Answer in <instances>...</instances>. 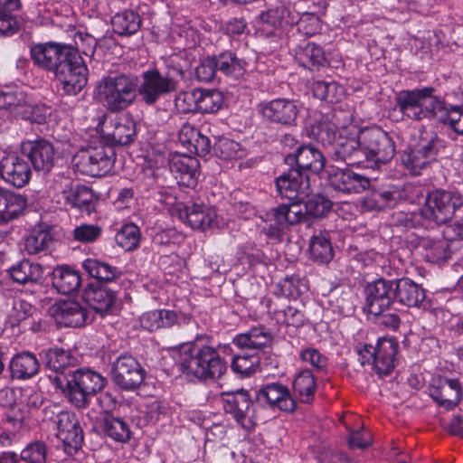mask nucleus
Masks as SVG:
<instances>
[{"mask_svg": "<svg viewBox=\"0 0 463 463\" xmlns=\"http://www.w3.org/2000/svg\"><path fill=\"white\" fill-rule=\"evenodd\" d=\"M403 118L421 121L440 118L458 135L463 136V109L448 108L443 98L435 94L432 87L403 90L394 98Z\"/></svg>", "mask_w": 463, "mask_h": 463, "instance_id": "obj_1", "label": "nucleus"}, {"mask_svg": "<svg viewBox=\"0 0 463 463\" xmlns=\"http://www.w3.org/2000/svg\"><path fill=\"white\" fill-rule=\"evenodd\" d=\"M173 358L181 372L203 380L219 379L227 370L219 352L207 345L184 344L173 352Z\"/></svg>", "mask_w": 463, "mask_h": 463, "instance_id": "obj_2", "label": "nucleus"}, {"mask_svg": "<svg viewBox=\"0 0 463 463\" xmlns=\"http://www.w3.org/2000/svg\"><path fill=\"white\" fill-rule=\"evenodd\" d=\"M331 207V201L320 194L313 196L305 204L301 202L282 203L267 213L270 223L265 229V233L269 239L279 240L288 227L307 217L323 218Z\"/></svg>", "mask_w": 463, "mask_h": 463, "instance_id": "obj_3", "label": "nucleus"}, {"mask_svg": "<svg viewBox=\"0 0 463 463\" xmlns=\"http://www.w3.org/2000/svg\"><path fill=\"white\" fill-rule=\"evenodd\" d=\"M137 94V78L130 74L106 77L97 85V98L110 112H119L130 107Z\"/></svg>", "mask_w": 463, "mask_h": 463, "instance_id": "obj_4", "label": "nucleus"}, {"mask_svg": "<svg viewBox=\"0 0 463 463\" xmlns=\"http://www.w3.org/2000/svg\"><path fill=\"white\" fill-rule=\"evenodd\" d=\"M463 206V196L457 191L435 190L428 194L420 209L422 224L433 227L446 223Z\"/></svg>", "mask_w": 463, "mask_h": 463, "instance_id": "obj_5", "label": "nucleus"}, {"mask_svg": "<svg viewBox=\"0 0 463 463\" xmlns=\"http://www.w3.org/2000/svg\"><path fill=\"white\" fill-rule=\"evenodd\" d=\"M107 380L90 368H80L71 372L67 379L64 394L69 402L79 409L86 408L90 397L100 392Z\"/></svg>", "mask_w": 463, "mask_h": 463, "instance_id": "obj_6", "label": "nucleus"}, {"mask_svg": "<svg viewBox=\"0 0 463 463\" xmlns=\"http://www.w3.org/2000/svg\"><path fill=\"white\" fill-rule=\"evenodd\" d=\"M116 153L112 146L100 143L80 151L73 157L77 171L90 176H103L113 167Z\"/></svg>", "mask_w": 463, "mask_h": 463, "instance_id": "obj_7", "label": "nucleus"}, {"mask_svg": "<svg viewBox=\"0 0 463 463\" xmlns=\"http://www.w3.org/2000/svg\"><path fill=\"white\" fill-rule=\"evenodd\" d=\"M53 190L59 196V203L65 207L77 209L90 214L95 210L96 200L90 188L74 184L70 177L58 176L53 183Z\"/></svg>", "mask_w": 463, "mask_h": 463, "instance_id": "obj_8", "label": "nucleus"}, {"mask_svg": "<svg viewBox=\"0 0 463 463\" xmlns=\"http://www.w3.org/2000/svg\"><path fill=\"white\" fill-rule=\"evenodd\" d=\"M178 81L169 73H162L157 69L145 71L141 81H137V93L148 106L156 104L162 97L175 92Z\"/></svg>", "mask_w": 463, "mask_h": 463, "instance_id": "obj_9", "label": "nucleus"}, {"mask_svg": "<svg viewBox=\"0 0 463 463\" xmlns=\"http://www.w3.org/2000/svg\"><path fill=\"white\" fill-rule=\"evenodd\" d=\"M54 75L65 94L76 95L87 84L88 68L80 54L71 48L70 55L60 64Z\"/></svg>", "mask_w": 463, "mask_h": 463, "instance_id": "obj_10", "label": "nucleus"}, {"mask_svg": "<svg viewBox=\"0 0 463 463\" xmlns=\"http://www.w3.org/2000/svg\"><path fill=\"white\" fill-rule=\"evenodd\" d=\"M438 142V136L433 132L420 136L417 144L402 152L401 162L404 168L412 175H420L421 171L435 159Z\"/></svg>", "mask_w": 463, "mask_h": 463, "instance_id": "obj_11", "label": "nucleus"}, {"mask_svg": "<svg viewBox=\"0 0 463 463\" xmlns=\"http://www.w3.org/2000/svg\"><path fill=\"white\" fill-rule=\"evenodd\" d=\"M221 402L225 413L230 414L242 429L250 431L255 428L254 407L248 391L241 389L222 392Z\"/></svg>", "mask_w": 463, "mask_h": 463, "instance_id": "obj_12", "label": "nucleus"}, {"mask_svg": "<svg viewBox=\"0 0 463 463\" xmlns=\"http://www.w3.org/2000/svg\"><path fill=\"white\" fill-rule=\"evenodd\" d=\"M362 156L375 164H385L394 156L395 146L390 136L380 128L361 131Z\"/></svg>", "mask_w": 463, "mask_h": 463, "instance_id": "obj_13", "label": "nucleus"}, {"mask_svg": "<svg viewBox=\"0 0 463 463\" xmlns=\"http://www.w3.org/2000/svg\"><path fill=\"white\" fill-rule=\"evenodd\" d=\"M110 374L120 389L134 391L144 382L146 371L132 355H120L113 362Z\"/></svg>", "mask_w": 463, "mask_h": 463, "instance_id": "obj_14", "label": "nucleus"}, {"mask_svg": "<svg viewBox=\"0 0 463 463\" xmlns=\"http://www.w3.org/2000/svg\"><path fill=\"white\" fill-rule=\"evenodd\" d=\"M258 110L266 121L290 127L296 125L301 107L293 99L278 98L260 103Z\"/></svg>", "mask_w": 463, "mask_h": 463, "instance_id": "obj_15", "label": "nucleus"}, {"mask_svg": "<svg viewBox=\"0 0 463 463\" xmlns=\"http://www.w3.org/2000/svg\"><path fill=\"white\" fill-rule=\"evenodd\" d=\"M71 48V44L54 42L33 44L30 49L31 59L39 69L54 73Z\"/></svg>", "mask_w": 463, "mask_h": 463, "instance_id": "obj_16", "label": "nucleus"}, {"mask_svg": "<svg viewBox=\"0 0 463 463\" xmlns=\"http://www.w3.org/2000/svg\"><path fill=\"white\" fill-rule=\"evenodd\" d=\"M276 187L279 196L290 203H300L310 194L308 176L293 167L277 177Z\"/></svg>", "mask_w": 463, "mask_h": 463, "instance_id": "obj_17", "label": "nucleus"}, {"mask_svg": "<svg viewBox=\"0 0 463 463\" xmlns=\"http://www.w3.org/2000/svg\"><path fill=\"white\" fill-rule=\"evenodd\" d=\"M49 411H45L46 418H49L56 427L57 438L63 442L65 446L78 449L83 442V431L74 413L68 411H52V416H48Z\"/></svg>", "mask_w": 463, "mask_h": 463, "instance_id": "obj_18", "label": "nucleus"}, {"mask_svg": "<svg viewBox=\"0 0 463 463\" xmlns=\"http://www.w3.org/2000/svg\"><path fill=\"white\" fill-rule=\"evenodd\" d=\"M175 212L182 222L194 230L205 231L218 224L215 209L203 203L178 204Z\"/></svg>", "mask_w": 463, "mask_h": 463, "instance_id": "obj_19", "label": "nucleus"}, {"mask_svg": "<svg viewBox=\"0 0 463 463\" xmlns=\"http://www.w3.org/2000/svg\"><path fill=\"white\" fill-rule=\"evenodd\" d=\"M329 148L333 160L344 161L350 165H356L360 163L362 156L361 134L357 137L346 128L339 129Z\"/></svg>", "mask_w": 463, "mask_h": 463, "instance_id": "obj_20", "label": "nucleus"}, {"mask_svg": "<svg viewBox=\"0 0 463 463\" xmlns=\"http://www.w3.org/2000/svg\"><path fill=\"white\" fill-rule=\"evenodd\" d=\"M394 279H379L366 287V305L370 314L379 316L395 300Z\"/></svg>", "mask_w": 463, "mask_h": 463, "instance_id": "obj_21", "label": "nucleus"}, {"mask_svg": "<svg viewBox=\"0 0 463 463\" xmlns=\"http://www.w3.org/2000/svg\"><path fill=\"white\" fill-rule=\"evenodd\" d=\"M257 402L264 408L291 412L296 409V402L288 388L280 383L262 385L256 392Z\"/></svg>", "mask_w": 463, "mask_h": 463, "instance_id": "obj_22", "label": "nucleus"}, {"mask_svg": "<svg viewBox=\"0 0 463 463\" xmlns=\"http://www.w3.org/2000/svg\"><path fill=\"white\" fill-rule=\"evenodd\" d=\"M430 396L447 411L456 408L463 398V388L458 379L438 377L429 388Z\"/></svg>", "mask_w": 463, "mask_h": 463, "instance_id": "obj_23", "label": "nucleus"}, {"mask_svg": "<svg viewBox=\"0 0 463 463\" xmlns=\"http://www.w3.org/2000/svg\"><path fill=\"white\" fill-rule=\"evenodd\" d=\"M31 168L27 161L16 153H4L0 158V177L7 184L22 188L31 179Z\"/></svg>", "mask_w": 463, "mask_h": 463, "instance_id": "obj_24", "label": "nucleus"}, {"mask_svg": "<svg viewBox=\"0 0 463 463\" xmlns=\"http://www.w3.org/2000/svg\"><path fill=\"white\" fill-rule=\"evenodd\" d=\"M192 317L182 311L171 309H155L144 313L139 323L142 328L154 332L162 328H171L175 326H184L191 322Z\"/></svg>", "mask_w": 463, "mask_h": 463, "instance_id": "obj_25", "label": "nucleus"}, {"mask_svg": "<svg viewBox=\"0 0 463 463\" xmlns=\"http://www.w3.org/2000/svg\"><path fill=\"white\" fill-rule=\"evenodd\" d=\"M21 151L31 161L35 171L47 173L54 165V147L45 139L24 141Z\"/></svg>", "mask_w": 463, "mask_h": 463, "instance_id": "obj_26", "label": "nucleus"}, {"mask_svg": "<svg viewBox=\"0 0 463 463\" xmlns=\"http://www.w3.org/2000/svg\"><path fill=\"white\" fill-rule=\"evenodd\" d=\"M49 312L58 325L66 327L83 326L90 315L84 306L73 300L59 301L50 307Z\"/></svg>", "mask_w": 463, "mask_h": 463, "instance_id": "obj_27", "label": "nucleus"}, {"mask_svg": "<svg viewBox=\"0 0 463 463\" xmlns=\"http://www.w3.org/2000/svg\"><path fill=\"white\" fill-rule=\"evenodd\" d=\"M285 163L290 166L296 165L294 169L308 170L318 174L325 166L323 154L313 146H299L295 152H289L285 156Z\"/></svg>", "mask_w": 463, "mask_h": 463, "instance_id": "obj_28", "label": "nucleus"}, {"mask_svg": "<svg viewBox=\"0 0 463 463\" xmlns=\"http://www.w3.org/2000/svg\"><path fill=\"white\" fill-rule=\"evenodd\" d=\"M328 181L335 190L345 194H360L370 186V180L346 168H336L329 173Z\"/></svg>", "mask_w": 463, "mask_h": 463, "instance_id": "obj_29", "label": "nucleus"}, {"mask_svg": "<svg viewBox=\"0 0 463 463\" xmlns=\"http://www.w3.org/2000/svg\"><path fill=\"white\" fill-rule=\"evenodd\" d=\"M26 205L25 196L0 187V226L16 220L24 213Z\"/></svg>", "mask_w": 463, "mask_h": 463, "instance_id": "obj_30", "label": "nucleus"}, {"mask_svg": "<svg viewBox=\"0 0 463 463\" xmlns=\"http://www.w3.org/2000/svg\"><path fill=\"white\" fill-rule=\"evenodd\" d=\"M104 137L112 144L129 145L137 137L136 122L128 116L118 118L106 126Z\"/></svg>", "mask_w": 463, "mask_h": 463, "instance_id": "obj_31", "label": "nucleus"}, {"mask_svg": "<svg viewBox=\"0 0 463 463\" xmlns=\"http://www.w3.org/2000/svg\"><path fill=\"white\" fill-rule=\"evenodd\" d=\"M398 342L392 336H383L374 346V369L378 374H388L394 368Z\"/></svg>", "mask_w": 463, "mask_h": 463, "instance_id": "obj_32", "label": "nucleus"}, {"mask_svg": "<svg viewBox=\"0 0 463 463\" xmlns=\"http://www.w3.org/2000/svg\"><path fill=\"white\" fill-rule=\"evenodd\" d=\"M418 249L423 259L430 263L439 264L450 256L449 239L441 236H424L419 239Z\"/></svg>", "mask_w": 463, "mask_h": 463, "instance_id": "obj_33", "label": "nucleus"}, {"mask_svg": "<svg viewBox=\"0 0 463 463\" xmlns=\"http://www.w3.org/2000/svg\"><path fill=\"white\" fill-rule=\"evenodd\" d=\"M395 300L408 307H420L426 298L424 288L408 278L394 279Z\"/></svg>", "mask_w": 463, "mask_h": 463, "instance_id": "obj_34", "label": "nucleus"}, {"mask_svg": "<svg viewBox=\"0 0 463 463\" xmlns=\"http://www.w3.org/2000/svg\"><path fill=\"white\" fill-rule=\"evenodd\" d=\"M198 161L192 156H178L170 162V170L178 184L191 188L195 187L198 183Z\"/></svg>", "mask_w": 463, "mask_h": 463, "instance_id": "obj_35", "label": "nucleus"}, {"mask_svg": "<svg viewBox=\"0 0 463 463\" xmlns=\"http://www.w3.org/2000/svg\"><path fill=\"white\" fill-rule=\"evenodd\" d=\"M272 335L265 327H252L249 331L239 334L233 338V344L242 350L259 353L270 345Z\"/></svg>", "mask_w": 463, "mask_h": 463, "instance_id": "obj_36", "label": "nucleus"}, {"mask_svg": "<svg viewBox=\"0 0 463 463\" xmlns=\"http://www.w3.org/2000/svg\"><path fill=\"white\" fill-rule=\"evenodd\" d=\"M9 369L13 378L26 380L39 372L40 364L33 353L22 352L11 359Z\"/></svg>", "mask_w": 463, "mask_h": 463, "instance_id": "obj_37", "label": "nucleus"}, {"mask_svg": "<svg viewBox=\"0 0 463 463\" xmlns=\"http://www.w3.org/2000/svg\"><path fill=\"white\" fill-rule=\"evenodd\" d=\"M52 275V285L61 294L75 293L80 287L81 277L79 271L69 266H58Z\"/></svg>", "mask_w": 463, "mask_h": 463, "instance_id": "obj_38", "label": "nucleus"}, {"mask_svg": "<svg viewBox=\"0 0 463 463\" xmlns=\"http://www.w3.org/2000/svg\"><path fill=\"white\" fill-rule=\"evenodd\" d=\"M303 134L322 144L324 146L330 147L337 137L338 130L334 122L326 118H322L314 123L307 125Z\"/></svg>", "mask_w": 463, "mask_h": 463, "instance_id": "obj_39", "label": "nucleus"}, {"mask_svg": "<svg viewBox=\"0 0 463 463\" xmlns=\"http://www.w3.org/2000/svg\"><path fill=\"white\" fill-rule=\"evenodd\" d=\"M53 237L50 231L42 227L33 228L22 242V250L28 255L46 251L52 244Z\"/></svg>", "mask_w": 463, "mask_h": 463, "instance_id": "obj_40", "label": "nucleus"}, {"mask_svg": "<svg viewBox=\"0 0 463 463\" xmlns=\"http://www.w3.org/2000/svg\"><path fill=\"white\" fill-rule=\"evenodd\" d=\"M294 395L303 403H310L317 391V380L313 373L305 369L296 374L292 383Z\"/></svg>", "mask_w": 463, "mask_h": 463, "instance_id": "obj_41", "label": "nucleus"}, {"mask_svg": "<svg viewBox=\"0 0 463 463\" xmlns=\"http://www.w3.org/2000/svg\"><path fill=\"white\" fill-rule=\"evenodd\" d=\"M296 59L299 65L310 71L318 70L326 64L323 48L314 43L300 47L296 52Z\"/></svg>", "mask_w": 463, "mask_h": 463, "instance_id": "obj_42", "label": "nucleus"}, {"mask_svg": "<svg viewBox=\"0 0 463 463\" xmlns=\"http://www.w3.org/2000/svg\"><path fill=\"white\" fill-rule=\"evenodd\" d=\"M12 279L19 284L36 282L43 277V267L30 260H24L8 269Z\"/></svg>", "mask_w": 463, "mask_h": 463, "instance_id": "obj_43", "label": "nucleus"}, {"mask_svg": "<svg viewBox=\"0 0 463 463\" xmlns=\"http://www.w3.org/2000/svg\"><path fill=\"white\" fill-rule=\"evenodd\" d=\"M213 57L216 62L217 71L233 79H239L244 75L247 63L233 52H224Z\"/></svg>", "mask_w": 463, "mask_h": 463, "instance_id": "obj_44", "label": "nucleus"}, {"mask_svg": "<svg viewBox=\"0 0 463 463\" xmlns=\"http://www.w3.org/2000/svg\"><path fill=\"white\" fill-rule=\"evenodd\" d=\"M113 31L119 35H132L141 25L139 14L132 10L116 14L111 20Z\"/></svg>", "mask_w": 463, "mask_h": 463, "instance_id": "obj_45", "label": "nucleus"}, {"mask_svg": "<svg viewBox=\"0 0 463 463\" xmlns=\"http://www.w3.org/2000/svg\"><path fill=\"white\" fill-rule=\"evenodd\" d=\"M82 268L90 277L101 281H113L120 275L118 268L93 258L86 259Z\"/></svg>", "mask_w": 463, "mask_h": 463, "instance_id": "obj_46", "label": "nucleus"}, {"mask_svg": "<svg viewBox=\"0 0 463 463\" xmlns=\"http://www.w3.org/2000/svg\"><path fill=\"white\" fill-rule=\"evenodd\" d=\"M102 428L105 435L120 443L128 442L131 438V430L128 422L118 417L106 415Z\"/></svg>", "mask_w": 463, "mask_h": 463, "instance_id": "obj_47", "label": "nucleus"}, {"mask_svg": "<svg viewBox=\"0 0 463 463\" xmlns=\"http://www.w3.org/2000/svg\"><path fill=\"white\" fill-rule=\"evenodd\" d=\"M309 253L311 259L317 262L326 263L332 260L334 251L328 233L320 232L311 238Z\"/></svg>", "mask_w": 463, "mask_h": 463, "instance_id": "obj_48", "label": "nucleus"}, {"mask_svg": "<svg viewBox=\"0 0 463 463\" xmlns=\"http://www.w3.org/2000/svg\"><path fill=\"white\" fill-rule=\"evenodd\" d=\"M312 91L316 98L330 103L339 102L345 94L344 88L334 80H317L312 84Z\"/></svg>", "mask_w": 463, "mask_h": 463, "instance_id": "obj_49", "label": "nucleus"}, {"mask_svg": "<svg viewBox=\"0 0 463 463\" xmlns=\"http://www.w3.org/2000/svg\"><path fill=\"white\" fill-rule=\"evenodd\" d=\"M115 300V292L105 287L95 288L88 293L90 307L100 315L106 314L112 307Z\"/></svg>", "mask_w": 463, "mask_h": 463, "instance_id": "obj_50", "label": "nucleus"}, {"mask_svg": "<svg viewBox=\"0 0 463 463\" xmlns=\"http://www.w3.org/2000/svg\"><path fill=\"white\" fill-rule=\"evenodd\" d=\"M198 112L214 113L217 112L222 103V94L216 90L197 89Z\"/></svg>", "mask_w": 463, "mask_h": 463, "instance_id": "obj_51", "label": "nucleus"}, {"mask_svg": "<svg viewBox=\"0 0 463 463\" xmlns=\"http://www.w3.org/2000/svg\"><path fill=\"white\" fill-rule=\"evenodd\" d=\"M260 358L257 353L237 354L232 358V369L242 376L253 374L260 367Z\"/></svg>", "mask_w": 463, "mask_h": 463, "instance_id": "obj_52", "label": "nucleus"}, {"mask_svg": "<svg viewBox=\"0 0 463 463\" xmlns=\"http://www.w3.org/2000/svg\"><path fill=\"white\" fill-rule=\"evenodd\" d=\"M140 238V230L134 223L123 225L116 234L117 244L125 250H135L139 244Z\"/></svg>", "mask_w": 463, "mask_h": 463, "instance_id": "obj_53", "label": "nucleus"}, {"mask_svg": "<svg viewBox=\"0 0 463 463\" xmlns=\"http://www.w3.org/2000/svg\"><path fill=\"white\" fill-rule=\"evenodd\" d=\"M51 115V109L44 104H32L26 99L24 104L17 111V116L24 120L43 124Z\"/></svg>", "mask_w": 463, "mask_h": 463, "instance_id": "obj_54", "label": "nucleus"}, {"mask_svg": "<svg viewBox=\"0 0 463 463\" xmlns=\"http://www.w3.org/2000/svg\"><path fill=\"white\" fill-rule=\"evenodd\" d=\"M75 362V357L61 348H51L45 353V364L53 371L62 370Z\"/></svg>", "mask_w": 463, "mask_h": 463, "instance_id": "obj_55", "label": "nucleus"}, {"mask_svg": "<svg viewBox=\"0 0 463 463\" xmlns=\"http://www.w3.org/2000/svg\"><path fill=\"white\" fill-rule=\"evenodd\" d=\"M26 99V94L18 88L3 90L0 92V109H9L17 116V111L23 107Z\"/></svg>", "mask_w": 463, "mask_h": 463, "instance_id": "obj_56", "label": "nucleus"}, {"mask_svg": "<svg viewBox=\"0 0 463 463\" xmlns=\"http://www.w3.org/2000/svg\"><path fill=\"white\" fill-rule=\"evenodd\" d=\"M102 234V228L98 224L81 223L75 226L72 231V237L76 241L83 244L97 241Z\"/></svg>", "mask_w": 463, "mask_h": 463, "instance_id": "obj_57", "label": "nucleus"}, {"mask_svg": "<svg viewBox=\"0 0 463 463\" xmlns=\"http://www.w3.org/2000/svg\"><path fill=\"white\" fill-rule=\"evenodd\" d=\"M47 446L43 441L29 443L20 453V459L26 463H46Z\"/></svg>", "mask_w": 463, "mask_h": 463, "instance_id": "obj_58", "label": "nucleus"}, {"mask_svg": "<svg viewBox=\"0 0 463 463\" xmlns=\"http://www.w3.org/2000/svg\"><path fill=\"white\" fill-rule=\"evenodd\" d=\"M35 308L29 302L22 298L13 300L12 309L8 315V321L12 326H18L20 322L33 316Z\"/></svg>", "mask_w": 463, "mask_h": 463, "instance_id": "obj_59", "label": "nucleus"}, {"mask_svg": "<svg viewBox=\"0 0 463 463\" xmlns=\"http://www.w3.org/2000/svg\"><path fill=\"white\" fill-rule=\"evenodd\" d=\"M215 151L223 160L242 158L246 155L240 143L229 138L220 139Z\"/></svg>", "mask_w": 463, "mask_h": 463, "instance_id": "obj_60", "label": "nucleus"}, {"mask_svg": "<svg viewBox=\"0 0 463 463\" xmlns=\"http://www.w3.org/2000/svg\"><path fill=\"white\" fill-rule=\"evenodd\" d=\"M175 106L180 113L198 112L197 89L180 92L175 99Z\"/></svg>", "mask_w": 463, "mask_h": 463, "instance_id": "obj_61", "label": "nucleus"}, {"mask_svg": "<svg viewBox=\"0 0 463 463\" xmlns=\"http://www.w3.org/2000/svg\"><path fill=\"white\" fill-rule=\"evenodd\" d=\"M299 358L303 363L308 364L317 372H325L327 369V358L317 349L307 347L299 352Z\"/></svg>", "mask_w": 463, "mask_h": 463, "instance_id": "obj_62", "label": "nucleus"}, {"mask_svg": "<svg viewBox=\"0 0 463 463\" xmlns=\"http://www.w3.org/2000/svg\"><path fill=\"white\" fill-rule=\"evenodd\" d=\"M298 31L305 36H313L321 30V21L314 14H303L297 21Z\"/></svg>", "mask_w": 463, "mask_h": 463, "instance_id": "obj_63", "label": "nucleus"}, {"mask_svg": "<svg viewBox=\"0 0 463 463\" xmlns=\"http://www.w3.org/2000/svg\"><path fill=\"white\" fill-rule=\"evenodd\" d=\"M288 13V10L283 6L279 5L275 8L269 9L265 12H262L260 14V20L266 24H269L272 27L280 26L283 22L286 23H293L294 21H288L285 18V14Z\"/></svg>", "mask_w": 463, "mask_h": 463, "instance_id": "obj_64", "label": "nucleus"}]
</instances>
